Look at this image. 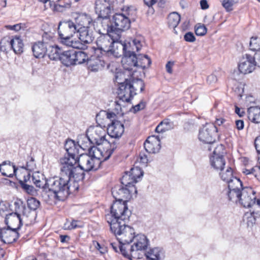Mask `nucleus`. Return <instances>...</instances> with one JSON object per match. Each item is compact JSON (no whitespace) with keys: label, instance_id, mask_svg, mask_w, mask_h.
<instances>
[{"label":"nucleus","instance_id":"ddd939ff","mask_svg":"<svg viewBox=\"0 0 260 260\" xmlns=\"http://www.w3.org/2000/svg\"><path fill=\"white\" fill-rule=\"evenodd\" d=\"M217 132V128L213 124H206L203 126L199 133V139L205 143L213 144L215 141V134Z\"/></svg>","mask_w":260,"mask_h":260},{"label":"nucleus","instance_id":"c756f323","mask_svg":"<svg viewBox=\"0 0 260 260\" xmlns=\"http://www.w3.org/2000/svg\"><path fill=\"white\" fill-rule=\"evenodd\" d=\"M75 50L72 49L63 51L61 53L60 61L66 67L75 65Z\"/></svg>","mask_w":260,"mask_h":260},{"label":"nucleus","instance_id":"f03ea898","mask_svg":"<svg viewBox=\"0 0 260 260\" xmlns=\"http://www.w3.org/2000/svg\"><path fill=\"white\" fill-rule=\"evenodd\" d=\"M131 8L127 7L126 10V14L117 13L112 16V19L110 25L108 23L106 25L107 32H113L117 36L118 38H120V34L128 29L131 26V21L129 19L130 12Z\"/></svg>","mask_w":260,"mask_h":260},{"label":"nucleus","instance_id":"4c0bfd02","mask_svg":"<svg viewBox=\"0 0 260 260\" xmlns=\"http://www.w3.org/2000/svg\"><path fill=\"white\" fill-rule=\"evenodd\" d=\"M62 52L57 46L52 45L47 46V52L46 54L51 60L60 59L61 55Z\"/></svg>","mask_w":260,"mask_h":260},{"label":"nucleus","instance_id":"774afa93","mask_svg":"<svg viewBox=\"0 0 260 260\" xmlns=\"http://www.w3.org/2000/svg\"><path fill=\"white\" fill-rule=\"evenodd\" d=\"M253 57L255 66L260 68V51L256 52Z\"/></svg>","mask_w":260,"mask_h":260},{"label":"nucleus","instance_id":"f8f14e48","mask_svg":"<svg viewBox=\"0 0 260 260\" xmlns=\"http://www.w3.org/2000/svg\"><path fill=\"white\" fill-rule=\"evenodd\" d=\"M256 198L255 192L249 187H244L241 190V195L239 202L245 208H251L254 207L256 208Z\"/></svg>","mask_w":260,"mask_h":260},{"label":"nucleus","instance_id":"680f3d73","mask_svg":"<svg viewBox=\"0 0 260 260\" xmlns=\"http://www.w3.org/2000/svg\"><path fill=\"white\" fill-rule=\"evenodd\" d=\"M73 36H59L60 42L61 44L67 46H71L73 40H71Z\"/></svg>","mask_w":260,"mask_h":260},{"label":"nucleus","instance_id":"4be33fe9","mask_svg":"<svg viewBox=\"0 0 260 260\" xmlns=\"http://www.w3.org/2000/svg\"><path fill=\"white\" fill-rule=\"evenodd\" d=\"M254 63L253 56L249 54H245L241 59L239 63V71L244 74L251 73L256 66Z\"/></svg>","mask_w":260,"mask_h":260},{"label":"nucleus","instance_id":"6ab92c4d","mask_svg":"<svg viewBox=\"0 0 260 260\" xmlns=\"http://www.w3.org/2000/svg\"><path fill=\"white\" fill-rule=\"evenodd\" d=\"M77 163L79 167L86 172L96 170L99 168L89 154H80L77 159Z\"/></svg>","mask_w":260,"mask_h":260},{"label":"nucleus","instance_id":"c85d7f7f","mask_svg":"<svg viewBox=\"0 0 260 260\" xmlns=\"http://www.w3.org/2000/svg\"><path fill=\"white\" fill-rule=\"evenodd\" d=\"M121 62L125 70L133 71V68L138 67V61L137 55H123Z\"/></svg>","mask_w":260,"mask_h":260},{"label":"nucleus","instance_id":"b1692460","mask_svg":"<svg viewBox=\"0 0 260 260\" xmlns=\"http://www.w3.org/2000/svg\"><path fill=\"white\" fill-rule=\"evenodd\" d=\"M124 131V126L121 121L119 120H113L108 124L107 132L109 135L115 139H118L121 137Z\"/></svg>","mask_w":260,"mask_h":260},{"label":"nucleus","instance_id":"864d4df0","mask_svg":"<svg viewBox=\"0 0 260 260\" xmlns=\"http://www.w3.org/2000/svg\"><path fill=\"white\" fill-rule=\"evenodd\" d=\"M27 203L28 208L33 211L38 209L40 206V202L34 198L28 199Z\"/></svg>","mask_w":260,"mask_h":260},{"label":"nucleus","instance_id":"de8ad7c7","mask_svg":"<svg viewBox=\"0 0 260 260\" xmlns=\"http://www.w3.org/2000/svg\"><path fill=\"white\" fill-rule=\"evenodd\" d=\"M213 145V144H212ZM212 147H213L214 150L213 152V155L212 156H219V157H224V155L225 154V151L224 145L222 144H219L216 147L214 146H211L209 147V150H212Z\"/></svg>","mask_w":260,"mask_h":260},{"label":"nucleus","instance_id":"3c124183","mask_svg":"<svg viewBox=\"0 0 260 260\" xmlns=\"http://www.w3.org/2000/svg\"><path fill=\"white\" fill-rule=\"evenodd\" d=\"M250 49L253 51H260V38L252 37L249 43Z\"/></svg>","mask_w":260,"mask_h":260},{"label":"nucleus","instance_id":"f257e3e1","mask_svg":"<svg viewBox=\"0 0 260 260\" xmlns=\"http://www.w3.org/2000/svg\"><path fill=\"white\" fill-rule=\"evenodd\" d=\"M68 169L61 167L60 177H54L48 179L47 189L53 193V198L57 201H64L69 194L74 193L79 187V184H71L67 176Z\"/></svg>","mask_w":260,"mask_h":260},{"label":"nucleus","instance_id":"2eb2a0df","mask_svg":"<svg viewBox=\"0 0 260 260\" xmlns=\"http://www.w3.org/2000/svg\"><path fill=\"white\" fill-rule=\"evenodd\" d=\"M132 47H135L136 51L138 52L142 48L141 41L135 39L131 42L120 41L116 44V47L122 49V55H138L135 52H133Z\"/></svg>","mask_w":260,"mask_h":260},{"label":"nucleus","instance_id":"dca6fc26","mask_svg":"<svg viewBox=\"0 0 260 260\" xmlns=\"http://www.w3.org/2000/svg\"><path fill=\"white\" fill-rule=\"evenodd\" d=\"M76 164H66L62 165L61 167L68 169L69 172L67 176L70 178L71 184H74L75 182L79 184L78 182L82 181L84 178V170L78 166H75Z\"/></svg>","mask_w":260,"mask_h":260},{"label":"nucleus","instance_id":"052dcab7","mask_svg":"<svg viewBox=\"0 0 260 260\" xmlns=\"http://www.w3.org/2000/svg\"><path fill=\"white\" fill-rule=\"evenodd\" d=\"M9 48H11L10 41L3 39L0 42V50L6 52Z\"/></svg>","mask_w":260,"mask_h":260},{"label":"nucleus","instance_id":"13d9d810","mask_svg":"<svg viewBox=\"0 0 260 260\" xmlns=\"http://www.w3.org/2000/svg\"><path fill=\"white\" fill-rule=\"evenodd\" d=\"M53 34L49 32H45L42 35V42H43L44 44H46V45H50L51 44H49V43L50 41H52L53 40Z\"/></svg>","mask_w":260,"mask_h":260},{"label":"nucleus","instance_id":"4d7b16f0","mask_svg":"<svg viewBox=\"0 0 260 260\" xmlns=\"http://www.w3.org/2000/svg\"><path fill=\"white\" fill-rule=\"evenodd\" d=\"M67 2H63V0H58L57 4L55 5V8L58 11H62L64 8L70 7V1L69 0H66Z\"/></svg>","mask_w":260,"mask_h":260},{"label":"nucleus","instance_id":"0eeeda50","mask_svg":"<svg viewBox=\"0 0 260 260\" xmlns=\"http://www.w3.org/2000/svg\"><path fill=\"white\" fill-rule=\"evenodd\" d=\"M64 148L67 152V154L60 159V163L62 165L66 164H76L77 159L79 157L77 156L79 153L80 148L84 150V148L79 144H76L75 142L71 139H68L64 144Z\"/></svg>","mask_w":260,"mask_h":260},{"label":"nucleus","instance_id":"aec40b11","mask_svg":"<svg viewBox=\"0 0 260 260\" xmlns=\"http://www.w3.org/2000/svg\"><path fill=\"white\" fill-rule=\"evenodd\" d=\"M77 26L72 20L60 21L58 27L59 36H73L78 31Z\"/></svg>","mask_w":260,"mask_h":260},{"label":"nucleus","instance_id":"603ef678","mask_svg":"<svg viewBox=\"0 0 260 260\" xmlns=\"http://www.w3.org/2000/svg\"><path fill=\"white\" fill-rule=\"evenodd\" d=\"M119 39H118L116 43H114V45L115 47H112L110 49V51H109V52L108 53V55H112L113 56L118 58L120 57L122 55V49H120V48H117L116 47V44L118 42H120L119 41Z\"/></svg>","mask_w":260,"mask_h":260},{"label":"nucleus","instance_id":"f3484780","mask_svg":"<svg viewBox=\"0 0 260 260\" xmlns=\"http://www.w3.org/2000/svg\"><path fill=\"white\" fill-rule=\"evenodd\" d=\"M143 176V173L138 168H132L129 172H125L121 178V184L130 188L135 186V183L138 182L137 179Z\"/></svg>","mask_w":260,"mask_h":260},{"label":"nucleus","instance_id":"0e129e2a","mask_svg":"<svg viewBox=\"0 0 260 260\" xmlns=\"http://www.w3.org/2000/svg\"><path fill=\"white\" fill-rule=\"evenodd\" d=\"M35 166L36 165L34 159L32 157H30V160L26 162V166L22 167V168L27 170L32 171L35 169Z\"/></svg>","mask_w":260,"mask_h":260},{"label":"nucleus","instance_id":"cd10ccee","mask_svg":"<svg viewBox=\"0 0 260 260\" xmlns=\"http://www.w3.org/2000/svg\"><path fill=\"white\" fill-rule=\"evenodd\" d=\"M77 32L79 34V39L86 45L90 44L94 40L93 32L89 28L79 27Z\"/></svg>","mask_w":260,"mask_h":260},{"label":"nucleus","instance_id":"1a4fd4ad","mask_svg":"<svg viewBox=\"0 0 260 260\" xmlns=\"http://www.w3.org/2000/svg\"><path fill=\"white\" fill-rule=\"evenodd\" d=\"M106 135L105 128L100 125H96L90 127L86 131V136L83 137L89 144L100 145L104 142L109 143L105 139Z\"/></svg>","mask_w":260,"mask_h":260},{"label":"nucleus","instance_id":"393cba45","mask_svg":"<svg viewBox=\"0 0 260 260\" xmlns=\"http://www.w3.org/2000/svg\"><path fill=\"white\" fill-rule=\"evenodd\" d=\"M31 176L29 173H27L26 175L23 176V179H19L18 180L20 186L22 190L28 194L32 196H35L37 194V190L31 184Z\"/></svg>","mask_w":260,"mask_h":260},{"label":"nucleus","instance_id":"8fccbe9b","mask_svg":"<svg viewBox=\"0 0 260 260\" xmlns=\"http://www.w3.org/2000/svg\"><path fill=\"white\" fill-rule=\"evenodd\" d=\"M131 86L133 90L136 91L140 89V92H142L144 90L145 84L144 81L141 79H137L134 80L132 83H131Z\"/></svg>","mask_w":260,"mask_h":260},{"label":"nucleus","instance_id":"c03bdc74","mask_svg":"<svg viewBox=\"0 0 260 260\" xmlns=\"http://www.w3.org/2000/svg\"><path fill=\"white\" fill-rule=\"evenodd\" d=\"M75 65L87 62L89 59L87 54L81 50H75Z\"/></svg>","mask_w":260,"mask_h":260},{"label":"nucleus","instance_id":"39448f33","mask_svg":"<svg viewBox=\"0 0 260 260\" xmlns=\"http://www.w3.org/2000/svg\"><path fill=\"white\" fill-rule=\"evenodd\" d=\"M123 76V73L120 72L117 73L115 75L114 81L119 84L117 90V98L118 101H116L115 103L117 105L121 106V102H129L132 99L137 93L133 90L131 86V81L127 79H124V82H120L118 80L119 77Z\"/></svg>","mask_w":260,"mask_h":260},{"label":"nucleus","instance_id":"7c9ffc66","mask_svg":"<svg viewBox=\"0 0 260 260\" xmlns=\"http://www.w3.org/2000/svg\"><path fill=\"white\" fill-rule=\"evenodd\" d=\"M47 46L41 41L35 43L31 46L34 56L36 58L43 57L47 52Z\"/></svg>","mask_w":260,"mask_h":260},{"label":"nucleus","instance_id":"a18cd8bd","mask_svg":"<svg viewBox=\"0 0 260 260\" xmlns=\"http://www.w3.org/2000/svg\"><path fill=\"white\" fill-rule=\"evenodd\" d=\"M171 124L169 119H165L156 126L155 132L158 133H163L171 128Z\"/></svg>","mask_w":260,"mask_h":260},{"label":"nucleus","instance_id":"49530a36","mask_svg":"<svg viewBox=\"0 0 260 260\" xmlns=\"http://www.w3.org/2000/svg\"><path fill=\"white\" fill-rule=\"evenodd\" d=\"M220 176L221 179L228 183L234 177L233 171L231 167H228L226 170L221 171Z\"/></svg>","mask_w":260,"mask_h":260},{"label":"nucleus","instance_id":"f704fd0d","mask_svg":"<svg viewBox=\"0 0 260 260\" xmlns=\"http://www.w3.org/2000/svg\"><path fill=\"white\" fill-rule=\"evenodd\" d=\"M210 164L212 168L216 171H223L225 165L224 157L211 156L210 158Z\"/></svg>","mask_w":260,"mask_h":260},{"label":"nucleus","instance_id":"a878e982","mask_svg":"<svg viewBox=\"0 0 260 260\" xmlns=\"http://www.w3.org/2000/svg\"><path fill=\"white\" fill-rule=\"evenodd\" d=\"M87 64L88 70L90 71L98 72L103 69L105 62L101 57L93 55L87 60Z\"/></svg>","mask_w":260,"mask_h":260},{"label":"nucleus","instance_id":"20e7f679","mask_svg":"<svg viewBox=\"0 0 260 260\" xmlns=\"http://www.w3.org/2000/svg\"><path fill=\"white\" fill-rule=\"evenodd\" d=\"M110 226L111 232L119 241V249L120 246L127 245L134 239V229L132 227L126 225L125 221L113 223Z\"/></svg>","mask_w":260,"mask_h":260},{"label":"nucleus","instance_id":"09e8293b","mask_svg":"<svg viewBox=\"0 0 260 260\" xmlns=\"http://www.w3.org/2000/svg\"><path fill=\"white\" fill-rule=\"evenodd\" d=\"M82 226L81 223L79 221L76 220L70 221L67 219L64 224L63 228L65 230H71L76 228H82Z\"/></svg>","mask_w":260,"mask_h":260},{"label":"nucleus","instance_id":"473e14b6","mask_svg":"<svg viewBox=\"0 0 260 260\" xmlns=\"http://www.w3.org/2000/svg\"><path fill=\"white\" fill-rule=\"evenodd\" d=\"M145 254L146 258L150 260H163L165 257L164 251L158 247L150 249Z\"/></svg>","mask_w":260,"mask_h":260},{"label":"nucleus","instance_id":"79ce46f5","mask_svg":"<svg viewBox=\"0 0 260 260\" xmlns=\"http://www.w3.org/2000/svg\"><path fill=\"white\" fill-rule=\"evenodd\" d=\"M257 213L254 210H250V212L246 213L243 216V220L246 221V223L248 226H252L255 222L256 217L255 215Z\"/></svg>","mask_w":260,"mask_h":260},{"label":"nucleus","instance_id":"72a5a7b5","mask_svg":"<svg viewBox=\"0 0 260 260\" xmlns=\"http://www.w3.org/2000/svg\"><path fill=\"white\" fill-rule=\"evenodd\" d=\"M248 118L254 123H260V107L251 106L247 109Z\"/></svg>","mask_w":260,"mask_h":260},{"label":"nucleus","instance_id":"2f4dec72","mask_svg":"<svg viewBox=\"0 0 260 260\" xmlns=\"http://www.w3.org/2000/svg\"><path fill=\"white\" fill-rule=\"evenodd\" d=\"M7 164V161H5L1 165V171L2 174L4 176L8 177H13L14 175H16V172L17 168L15 165L11 164L10 161H8Z\"/></svg>","mask_w":260,"mask_h":260},{"label":"nucleus","instance_id":"412c9836","mask_svg":"<svg viewBox=\"0 0 260 260\" xmlns=\"http://www.w3.org/2000/svg\"><path fill=\"white\" fill-rule=\"evenodd\" d=\"M18 228H7L0 230V239L5 244H11L19 238Z\"/></svg>","mask_w":260,"mask_h":260},{"label":"nucleus","instance_id":"a211bd4d","mask_svg":"<svg viewBox=\"0 0 260 260\" xmlns=\"http://www.w3.org/2000/svg\"><path fill=\"white\" fill-rule=\"evenodd\" d=\"M5 215V222L8 228L10 229L13 228L12 226L15 224L18 223V226L16 228H18L19 230L22 225V220L26 222L27 224H30L34 220L33 218H23V216L21 214H17V212H11Z\"/></svg>","mask_w":260,"mask_h":260},{"label":"nucleus","instance_id":"6e6552de","mask_svg":"<svg viewBox=\"0 0 260 260\" xmlns=\"http://www.w3.org/2000/svg\"><path fill=\"white\" fill-rule=\"evenodd\" d=\"M117 146V141L114 140L110 144V148L106 149V156H103L104 151L102 148H98L95 146H90L88 148V153L92 157L96 165L100 167V165L102 161L107 160L111 156Z\"/></svg>","mask_w":260,"mask_h":260},{"label":"nucleus","instance_id":"bb28decb","mask_svg":"<svg viewBox=\"0 0 260 260\" xmlns=\"http://www.w3.org/2000/svg\"><path fill=\"white\" fill-rule=\"evenodd\" d=\"M15 212L17 214H21L23 216V218H33L34 219L36 217V214L34 212H31L26 209L25 205L21 200H17L14 203Z\"/></svg>","mask_w":260,"mask_h":260},{"label":"nucleus","instance_id":"9b49d317","mask_svg":"<svg viewBox=\"0 0 260 260\" xmlns=\"http://www.w3.org/2000/svg\"><path fill=\"white\" fill-rule=\"evenodd\" d=\"M114 35L113 32L106 31L105 34H103L99 37L96 41L98 48L106 54H108L112 47H115L114 43L120 39L117 35L115 37Z\"/></svg>","mask_w":260,"mask_h":260},{"label":"nucleus","instance_id":"5fc2aeb1","mask_svg":"<svg viewBox=\"0 0 260 260\" xmlns=\"http://www.w3.org/2000/svg\"><path fill=\"white\" fill-rule=\"evenodd\" d=\"M238 2L239 0H223L222 5L227 11H231L233 9V6L238 3Z\"/></svg>","mask_w":260,"mask_h":260},{"label":"nucleus","instance_id":"338daca9","mask_svg":"<svg viewBox=\"0 0 260 260\" xmlns=\"http://www.w3.org/2000/svg\"><path fill=\"white\" fill-rule=\"evenodd\" d=\"M146 104L143 101H141L139 104L133 107L134 113H136L141 110H143L145 108Z\"/></svg>","mask_w":260,"mask_h":260},{"label":"nucleus","instance_id":"5701e85b","mask_svg":"<svg viewBox=\"0 0 260 260\" xmlns=\"http://www.w3.org/2000/svg\"><path fill=\"white\" fill-rule=\"evenodd\" d=\"M146 152L149 153H158L161 148L159 136H151L147 138L144 144Z\"/></svg>","mask_w":260,"mask_h":260},{"label":"nucleus","instance_id":"6e6d98bb","mask_svg":"<svg viewBox=\"0 0 260 260\" xmlns=\"http://www.w3.org/2000/svg\"><path fill=\"white\" fill-rule=\"evenodd\" d=\"M230 185H232L233 186V188L236 189L242 190V188H243L242 187V182L239 178H238L236 177H234L231 180V181H230L228 183V186Z\"/></svg>","mask_w":260,"mask_h":260},{"label":"nucleus","instance_id":"69168bd1","mask_svg":"<svg viewBox=\"0 0 260 260\" xmlns=\"http://www.w3.org/2000/svg\"><path fill=\"white\" fill-rule=\"evenodd\" d=\"M184 39L188 42H193L196 41V37L191 32H187L184 36Z\"/></svg>","mask_w":260,"mask_h":260},{"label":"nucleus","instance_id":"e2e57ef3","mask_svg":"<svg viewBox=\"0 0 260 260\" xmlns=\"http://www.w3.org/2000/svg\"><path fill=\"white\" fill-rule=\"evenodd\" d=\"M73 48L79 49H85L87 48L86 45L81 41H73L71 46Z\"/></svg>","mask_w":260,"mask_h":260},{"label":"nucleus","instance_id":"ea45409f","mask_svg":"<svg viewBox=\"0 0 260 260\" xmlns=\"http://www.w3.org/2000/svg\"><path fill=\"white\" fill-rule=\"evenodd\" d=\"M180 15L177 12L170 13L168 17V23L169 27L175 28L178 25L180 21Z\"/></svg>","mask_w":260,"mask_h":260},{"label":"nucleus","instance_id":"423d86ee","mask_svg":"<svg viewBox=\"0 0 260 260\" xmlns=\"http://www.w3.org/2000/svg\"><path fill=\"white\" fill-rule=\"evenodd\" d=\"M135 242L133 245L129 246H120V251L126 258L131 259V257H136L137 252L139 250H145L148 244V240L146 236L143 234H139L134 237Z\"/></svg>","mask_w":260,"mask_h":260},{"label":"nucleus","instance_id":"c9c22d12","mask_svg":"<svg viewBox=\"0 0 260 260\" xmlns=\"http://www.w3.org/2000/svg\"><path fill=\"white\" fill-rule=\"evenodd\" d=\"M11 48L16 54H20L23 51V43L20 36H15L10 40Z\"/></svg>","mask_w":260,"mask_h":260},{"label":"nucleus","instance_id":"bf43d9fd","mask_svg":"<svg viewBox=\"0 0 260 260\" xmlns=\"http://www.w3.org/2000/svg\"><path fill=\"white\" fill-rule=\"evenodd\" d=\"M195 32L197 36H204L207 32V28L204 25L198 24L195 27Z\"/></svg>","mask_w":260,"mask_h":260},{"label":"nucleus","instance_id":"37998d69","mask_svg":"<svg viewBox=\"0 0 260 260\" xmlns=\"http://www.w3.org/2000/svg\"><path fill=\"white\" fill-rule=\"evenodd\" d=\"M137 56L138 61V67H139L144 69L150 66L151 63V60L148 55H144L142 56L141 54H138Z\"/></svg>","mask_w":260,"mask_h":260},{"label":"nucleus","instance_id":"58836bf2","mask_svg":"<svg viewBox=\"0 0 260 260\" xmlns=\"http://www.w3.org/2000/svg\"><path fill=\"white\" fill-rule=\"evenodd\" d=\"M76 20L78 22L77 25L79 26L78 27L89 28L90 24L92 23V19L90 16L86 14L79 15Z\"/></svg>","mask_w":260,"mask_h":260},{"label":"nucleus","instance_id":"e433bc0d","mask_svg":"<svg viewBox=\"0 0 260 260\" xmlns=\"http://www.w3.org/2000/svg\"><path fill=\"white\" fill-rule=\"evenodd\" d=\"M32 180L35 185L39 188H42L44 190L47 188V183L48 179H45L43 175H40L39 173H35L32 176Z\"/></svg>","mask_w":260,"mask_h":260},{"label":"nucleus","instance_id":"7ed1b4c3","mask_svg":"<svg viewBox=\"0 0 260 260\" xmlns=\"http://www.w3.org/2000/svg\"><path fill=\"white\" fill-rule=\"evenodd\" d=\"M131 215V211L128 209L126 201H115L111 206L110 213L106 215V219L111 225L128 220Z\"/></svg>","mask_w":260,"mask_h":260},{"label":"nucleus","instance_id":"9d476101","mask_svg":"<svg viewBox=\"0 0 260 260\" xmlns=\"http://www.w3.org/2000/svg\"><path fill=\"white\" fill-rule=\"evenodd\" d=\"M137 193L136 186H131L129 188L122 184L116 185L112 189V194L115 201L127 202L132 198L133 194Z\"/></svg>","mask_w":260,"mask_h":260},{"label":"nucleus","instance_id":"a19ab883","mask_svg":"<svg viewBox=\"0 0 260 260\" xmlns=\"http://www.w3.org/2000/svg\"><path fill=\"white\" fill-rule=\"evenodd\" d=\"M229 191L228 195L229 200L236 202L239 201L241 195L242 190L234 189L232 185H229Z\"/></svg>","mask_w":260,"mask_h":260},{"label":"nucleus","instance_id":"4468645a","mask_svg":"<svg viewBox=\"0 0 260 260\" xmlns=\"http://www.w3.org/2000/svg\"><path fill=\"white\" fill-rule=\"evenodd\" d=\"M95 11L98 15V17L102 18V24L109 22L111 7L109 3L107 1L96 0L95 2Z\"/></svg>","mask_w":260,"mask_h":260}]
</instances>
